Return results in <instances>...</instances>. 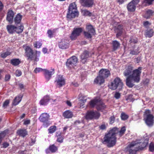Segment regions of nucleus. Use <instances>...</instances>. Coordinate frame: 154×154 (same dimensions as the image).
Masks as SVG:
<instances>
[{
  "label": "nucleus",
  "instance_id": "bb28decb",
  "mask_svg": "<svg viewBox=\"0 0 154 154\" xmlns=\"http://www.w3.org/2000/svg\"><path fill=\"white\" fill-rule=\"evenodd\" d=\"M79 103L80 104L81 107H83V106L84 104L85 103L87 100V97L85 96H81L79 98Z\"/></svg>",
  "mask_w": 154,
  "mask_h": 154
},
{
  "label": "nucleus",
  "instance_id": "f8f14e48",
  "mask_svg": "<svg viewBox=\"0 0 154 154\" xmlns=\"http://www.w3.org/2000/svg\"><path fill=\"white\" fill-rule=\"evenodd\" d=\"M83 29L82 28H75L72 32L70 38L72 40L75 39L77 37L79 36L82 32Z\"/></svg>",
  "mask_w": 154,
  "mask_h": 154
},
{
  "label": "nucleus",
  "instance_id": "de8ad7c7",
  "mask_svg": "<svg viewBox=\"0 0 154 154\" xmlns=\"http://www.w3.org/2000/svg\"><path fill=\"white\" fill-rule=\"evenodd\" d=\"M44 69L41 68H36L34 70V72L35 73H37L42 71L44 72Z\"/></svg>",
  "mask_w": 154,
  "mask_h": 154
},
{
  "label": "nucleus",
  "instance_id": "f3484780",
  "mask_svg": "<svg viewBox=\"0 0 154 154\" xmlns=\"http://www.w3.org/2000/svg\"><path fill=\"white\" fill-rule=\"evenodd\" d=\"M59 48L62 49H65L69 47V45L67 41L66 40H62L59 43Z\"/></svg>",
  "mask_w": 154,
  "mask_h": 154
},
{
  "label": "nucleus",
  "instance_id": "37998d69",
  "mask_svg": "<svg viewBox=\"0 0 154 154\" xmlns=\"http://www.w3.org/2000/svg\"><path fill=\"white\" fill-rule=\"evenodd\" d=\"M42 43L40 41H38L35 42L34 44V47L36 48H39L42 46Z\"/></svg>",
  "mask_w": 154,
  "mask_h": 154
},
{
  "label": "nucleus",
  "instance_id": "6ab92c4d",
  "mask_svg": "<svg viewBox=\"0 0 154 154\" xmlns=\"http://www.w3.org/2000/svg\"><path fill=\"white\" fill-rule=\"evenodd\" d=\"M14 15V12L12 10L8 11L7 13L6 19L10 23H12L13 22Z\"/></svg>",
  "mask_w": 154,
  "mask_h": 154
},
{
  "label": "nucleus",
  "instance_id": "393cba45",
  "mask_svg": "<svg viewBox=\"0 0 154 154\" xmlns=\"http://www.w3.org/2000/svg\"><path fill=\"white\" fill-rule=\"evenodd\" d=\"M49 97L48 96H44L40 101V103L41 105H45L48 104L49 101Z\"/></svg>",
  "mask_w": 154,
  "mask_h": 154
},
{
  "label": "nucleus",
  "instance_id": "dca6fc26",
  "mask_svg": "<svg viewBox=\"0 0 154 154\" xmlns=\"http://www.w3.org/2000/svg\"><path fill=\"white\" fill-rule=\"evenodd\" d=\"M110 74L109 71L107 69H103L99 71V74L104 79L108 77Z\"/></svg>",
  "mask_w": 154,
  "mask_h": 154
},
{
  "label": "nucleus",
  "instance_id": "774afa93",
  "mask_svg": "<svg viewBox=\"0 0 154 154\" xmlns=\"http://www.w3.org/2000/svg\"><path fill=\"white\" fill-rule=\"evenodd\" d=\"M42 51L44 54H46L48 50L46 48H43L42 49Z\"/></svg>",
  "mask_w": 154,
  "mask_h": 154
},
{
  "label": "nucleus",
  "instance_id": "a211bd4d",
  "mask_svg": "<svg viewBox=\"0 0 154 154\" xmlns=\"http://www.w3.org/2000/svg\"><path fill=\"white\" fill-rule=\"evenodd\" d=\"M115 30L117 32L116 36L118 37L122 34L123 31V26L121 25H118L117 26H115Z\"/></svg>",
  "mask_w": 154,
  "mask_h": 154
},
{
  "label": "nucleus",
  "instance_id": "3c124183",
  "mask_svg": "<svg viewBox=\"0 0 154 154\" xmlns=\"http://www.w3.org/2000/svg\"><path fill=\"white\" fill-rule=\"evenodd\" d=\"M121 96L120 94L118 92H116L115 94L114 97L117 99L120 98Z\"/></svg>",
  "mask_w": 154,
  "mask_h": 154
},
{
  "label": "nucleus",
  "instance_id": "0e129e2a",
  "mask_svg": "<svg viewBox=\"0 0 154 154\" xmlns=\"http://www.w3.org/2000/svg\"><path fill=\"white\" fill-rule=\"evenodd\" d=\"M100 129L101 130H104L106 128V127L104 124H102L100 127Z\"/></svg>",
  "mask_w": 154,
  "mask_h": 154
},
{
  "label": "nucleus",
  "instance_id": "4c0bfd02",
  "mask_svg": "<svg viewBox=\"0 0 154 154\" xmlns=\"http://www.w3.org/2000/svg\"><path fill=\"white\" fill-rule=\"evenodd\" d=\"M56 127L55 126H52L50 127L48 129L49 133L50 134H52L56 131Z\"/></svg>",
  "mask_w": 154,
  "mask_h": 154
},
{
  "label": "nucleus",
  "instance_id": "7ed1b4c3",
  "mask_svg": "<svg viewBox=\"0 0 154 154\" xmlns=\"http://www.w3.org/2000/svg\"><path fill=\"white\" fill-rule=\"evenodd\" d=\"M117 132V128H114L109 131L108 133L105 135L103 142L107 143V146L108 147H112L116 144V134Z\"/></svg>",
  "mask_w": 154,
  "mask_h": 154
},
{
  "label": "nucleus",
  "instance_id": "b1692460",
  "mask_svg": "<svg viewBox=\"0 0 154 154\" xmlns=\"http://www.w3.org/2000/svg\"><path fill=\"white\" fill-rule=\"evenodd\" d=\"M41 52L39 51H36L35 53H34L32 56V58H30L29 60H34L35 61H38L39 60V58L38 57H40Z\"/></svg>",
  "mask_w": 154,
  "mask_h": 154
},
{
  "label": "nucleus",
  "instance_id": "6e6d98bb",
  "mask_svg": "<svg viewBox=\"0 0 154 154\" xmlns=\"http://www.w3.org/2000/svg\"><path fill=\"white\" fill-rule=\"evenodd\" d=\"M133 95L132 94H129L128 97V99L130 100L131 101H133L134 100V99L133 97Z\"/></svg>",
  "mask_w": 154,
  "mask_h": 154
},
{
  "label": "nucleus",
  "instance_id": "72a5a7b5",
  "mask_svg": "<svg viewBox=\"0 0 154 154\" xmlns=\"http://www.w3.org/2000/svg\"><path fill=\"white\" fill-rule=\"evenodd\" d=\"M22 15L19 14H17L16 16L14 19V21L15 24L19 23L22 19Z\"/></svg>",
  "mask_w": 154,
  "mask_h": 154
},
{
  "label": "nucleus",
  "instance_id": "a878e982",
  "mask_svg": "<svg viewBox=\"0 0 154 154\" xmlns=\"http://www.w3.org/2000/svg\"><path fill=\"white\" fill-rule=\"evenodd\" d=\"M104 82V79L100 76L99 74V75L97 76L94 79V82L96 84H99L100 85L103 84Z\"/></svg>",
  "mask_w": 154,
  "mask_h": 154
},
{
  "label": "nucleus",
  "instance_id": "473e14b6",
  "mask_svg": "<svg viewBox=\"0 0 154 154\" xmlns=\"http://www.w3.org/2000/svg\"><path fill=\"white\" fill-rule=\"evenodd\" d=\"M136 6L133 4L132 2H130L127 6L128 10L130 11H134L135 9Z\"/></svg>",
  "mask_w": 154,
  "mask_h": 154
},
{
  "label": "nucleus",
  "instance_id": "052dcab7",
  "mask_svg": "<svg viewBox=\"0 0 154 154\" xmlns=\"http://www.w3.org/2000/svg\"><path fill=\"white\" fill-rule=\"evenodd\" d=\"M131 2H132L133 4L136 6L139 2V0H133Z\"/></svg>",
  "mask_w": 154,
  "mask_h": 154
},
{
  "label": "nucleus",
  "instance_id": "e2e57ef3",
  "mask_svg": "<svg viewBox=\"0 0 154 154\" xmlns=\"http://www.w3.org/2000/svg\"><path fill=\"white\" fill-rule=\"evenodd\" d=\"M4 7V5L2 2L0 1V12L3 10Z\"/></svg>",
  "mask_w": 154,
  "mask_h": 154
},
{
  "label": "nucleus",
  "instance_id": "e433bc0d",
  "mask_svg": "<svg viewBox=\"0 0 154 154\" xmlns=\"http://www.w3.org/2000/svg\"><path fill=\"white\" fill-rule=\"evenodd\" d=\"M83 15L84 16H90L91 14V13L89 11L87 10H83L81 11Z\"/></svg>",
  "mask_w": 154,
  "mask_h": 154
},
{
  "label": "nucleus",
  "instance_id": "4d7b16f0",
  "mask_svg": "<svg viewBox=\"0 0 154 154\" xmlns=\"http://www.w3.org/2000/svg\"><path fill=\"white\" fill-rule=\"evenodd\" d=\"M11 78V76L9 74H7L5 76V80L6 81H8Z\"/></svg>",
  "mask_w": 154,
  "mask_h": 154
},
{
  "label": "nucleus",
  "instance_id": "6e6552de",
  "mask_svg": "<svg viewBox=\"0 0 154 154\" xmlns=\"http://www.w3.org/2000/svg\"><path fill=\"white\" fill-rule=\"evenodd\" d=\"M100 116V113L96 111H88L86 113L85 118L87 120L97 119Z\"/></svg>",
  "mask_w": 154,
  "mask_h": 154
},
{
  "label": "nucleus",
  "instance_id": "cd10ccee",
  "mask_svg": "<svg viewBox=\"0 0 154 154\" xmlns=\"http://www.w3.org/2000/svg\"><path fill=\"white\" fill-rule=\"evenodd\" d=\"M63 116L66 118H71L73 116V114L71 111L68 110L65 111L63 112Z\"/></svg>",
  "mask_w": 154,
  "mask_h": 154
},
{
  "label": "nucleus",
  "instance_id": "0eeeda50",
  "mask_svg": "<svg viewBox=\"0 0 154 154\" xmlns=\"http://www.w3.org/2000/svg\"><path fill=\"white\" fill-rule=\"evenodd\" d=\"M144 119L146 125L148 126H152L153 123L154 116L150 114L149 110H146L144 112Z\"/></svg>",
  "mask_w": 154,
  "mask_h": 154
},
{
  "label": "nucleus",
  "instance_id": "2eb2a0df",
  "mask_svg": "<svg viewBox=\"0 0 154 154\" xmlns=\"http://www.w3.org/2000/svg\"><path fill=\"white\" fill-rule=\"evenodd\" d=\"M133 70V67L132 66H128L125 69L124 72V75L127 77L131 74Z\"/></svg>",
  "mask_w": 154,
  "mask_h": 154
},
{
  "label": "nucleus",
  "instance_id": "7c9ffc66",
  "mask_svg": "<svg viewBox=\"0 0 154 154\" xmlns=\"http://www.w3.org/2000/svg\"><path fill=\"white\" fill-rule=\"evenodd\" d=\"M21 61L19 59L15 58L11 59L10 60V63L14 66H16L19 65Z\"/></svg>",
  "mask_w": 154,
  "mask_h": 154
},
{
  "label": "nucleus",
  "instance_id": "2f4dec72",
  "mask_svg": "<svg viewBox=\"0 0 154 154\" xmlns=\"http://www.w3.org/2000/svg\"><path fill=\"white\" fill-rule=\"evenodd\" d=\"M22 96V95H19L16 97L13 102V105L15 106L18 104L21 101Z\"/></svg>",
  "mask_w": 154,
  "mask_h": 154
},
{
  "label": "nucleus",
  "instance_id": "20e7f679",
  "mask_svg": "<svg viewBox=\"0 0 154 154\" xmlns=\"http://www.w3.org/2000/svg\"><path fill=\"white\" fill-rule=\"evenodd\" d=\"M79 13L77 9L76 5L75 2L71 3L69 5L67 14V18L71 20L78 15Z\"/></svg>",
  "mask_w": 154,
  "mask_h": 154
},
{
  "label": "nucleus",
  "instance_id": "338daca9",
  "mask_svg": "<svg viewBox=\"0 0 154 154\" xmlns=\"http://www.w3.org/2000/svg\"><path fill=\"white\" fill-rule=\"evenodd\" d=\"M30 121L29 120H26L24 122V124L25 125H28L30 123Z\"/></svg>",
  "mask_w": 154,
  "mask_h": 154
},
{
  "label": "nucleus",
  "instance_id": "ddd939ff",
  "mask_svg": "<svg viewBox=\"0 0 154 154\" xmlns=\"http://www.w3.org/2000/svg\"><path fill=\"white\" fill-rule=\"evenodd\" d=\"M25 55L28 57V59L29 60L32 58V56L34 53L32 49L29 46H26L25 48Z\"/></svg>",
  "mask_w": 154,
  "mask_h": 154
},
{
  "label": "nucleus",
  "instance_id": "423d86ee",
  "mask_svg": "<svg viewBox=\"0 0 154 154\" xmlns=\"http://www.w3.org/2000/svg\"><path fill=\"white\" fill-rule=\"evenodd\" d=\"M23 26L22 25L16 26L13 25H8L6 26L7 31L10 34H13L15 32L17 33H21L23 29Z\"/></svg>",
  "mask_w": 154,
  "mask_h": 154
},
{
  "label": "nucleus",
  "instance_id": "c756f323",
  "mask_svg": "<svg viewBox=\"0 0 154 154\" xmlns=\"http://www.w3.org/2000/svg\"><path fill=\"white\" fill-rule=\"evenodd\" d=\"M17 134L20 136L24 137L27 134V132L25 129H20L17 131Z\"/></svg>",
  "mask_w": 154,
  "mask_h": 154
},
{
  "label": "nucleus",
  "instance_id": "1a4fd4ad",
  "mask_svg": "<svg viewBox=\"0 0 154 154\" xmlns=\"http://www.w3.org/2000/svg\"><path fill=\"white\" fill-rule=\"evenodd\" d=\"M86 31L84 32V35L87 38H91L92 36L94 35L95 30L93 26L91 25L86 26Z\"/></svg>",
  "mask_w": 154,
  "mask_h": 154
},
{
  "label": "nucleus",
  "instance_id": "79ce46f5",
  "mask_svg": "<svg viewBox=\"0 0 154 154\" xmlns=\"http://www.w3.org/2000/svg\"><path fill=\"white\" fill-rule=\"evenodd\" d=\"M55 30L54 29L53 30L51 31L50 29L48 30L47 32V33L48 35V36L50 38H51L53 37V33L55 32Z\"/></svg>",
  "mask_w": 154,
  "mask_h": 154
},
{
  "label": "nucleus",
  "instance_id": "9b49d317",
  "mask_svg": "<svg viewBox=\"0 0 154 154\" xmlns=\"http://www.w3.org/2000/svg\"><path fill=\"white\" fill-rule=\"evenodd\" d=\"M50 116L46 113H44L41 114L39 117L40 121L44 123L43 125L45 127H47L50 125L48 121L49 118Z\"/></svg>",
  "mask_w": 154,
  "mask_h": 154
},
{
  "label": "nucleus",
  "instance_id": "412c9836",
  "mask_svg": "<svg viewBox=\"0 0 154 154\" xmlns=\"http://www.w3.org/2000/svg\"><path fill=\"white\" fill-rule=\"evenodd\" d=\"M83 5L87 7H92L94 4V0H82Z\"/></svg>",
  "mask_w": 154,
  "mask_h": 154
},
{
  "label": "nucleus",
  "instance_id": "49530a36",
  "mask_svg": "<svg viewBox=\"0 0 154 154\" xmlns=\"http://www.w3.org/2000/svg\"><path fill=\"white\" fill-rule=\"evenodd\" d=\"M126 131V129L125 127H122L120 130V131L119 132V135L121 136L122 135H123L125 131Z\"/></svg>",
  "mask_w": 154,
  "mask_h": 154
},
{
  "label": "nucleus",
  "instance_id": "c03bdc74",
  "mask_svg": "<svg viewBox=\"0 0 154 154\" xmlns=\"http://www.w3.org/2000/svg\"><path fill=\"white\" fill-rule=\"evenodd\" d=\"M154 0H143V2L146 5H150L152 4Z\"/></svg>",
  "mask_w": 154,
  "mask_h": 154
},
{
  "label": "nucleus",
  "instance_id": "680f3d73",
  "mask_svg": "<svg viewBox=\"0 0 154 154\" xmlns=\"http://www.w3.org/2000/svg\"><path fill=\"white\" fill-rule=\"evenodd\" d=\"M137 40L136 38H131L130 40V42L131 43H136L137 42Z\"/></svg>",
  "mask_w": 154,
  "mask_h": 154
},
{
  "label": "nucleus",
  "instance_id": "39448f33",
  "mask_svg": "<svg viewBox=\"0 0 154 154\" xmlns=\"http://www.w3.org/2000/svg\"><path fill=\"white\" fill-rule=\"evenodd\" d=\"M89 104L91 107L95 106L98 110L101 111L106 108V106L101 101L100 98L98 97L91 100Z\"/></svg>",
  "mask_w": 154,
  "mask_h": 154
},
{
  "label": "nucleus",
  "instance_id": "5701e85b",
  "mask_svg": "<svg viewBox=\"0 0 154 154\" xmlns=\"http://www.w3.org/2000/svg\"><path fill=\"white\" fill-rule=\"evenodd\" d=\"M89 57V53L87 51H85L81 55V58L83 63H85Z\"/></svg>",
  "mask_w": 154,
  "mask_h": 154
},
{
  "label": "nucleus",
  "instance_id": "5fc2aeb1",
  "mask_svg": "<svg viewBox=\"0 0 154 154\" xmlns=\"http://www.w3.org/2000/svg\"><path fill=\"white\" fill-rule=\"evenodd\" d=\"M9 103V101L8 100H6L4 103L3 104V106L4 107H6L8 105Z\"/></svg>",
  "mask_w": 154,
  "mask_h": 154
},
{
  "label": "nucleus",
  "instance_id": "69168bd1",
  "mask_svg": "<svg viewBox=\"0 0 154 154\" xmlns=\"http://www.w3.org/2000/svg\"><path fill=\"white\" fill-rule=\"evenodd\" d=\"M141 57H138L136 59V62L137 63H139L140 61L141 60Z\"/></svg>",
  "mask_w": 154,
  "mask_h": 154
},
{
  "label": "nucleus",
  "instance_id": "f03ea898",
  "mask_svg": "<svg viewBox=\"0 0 154 154\" xmlns=\"http://www.w3.org/2000/svg\"><path fill=\"white\" fill-rule=\"evenodd\" d=\"M142 67H139L134 70L131 74L127 77L126 79V85L129 88H132L134 85V83H138L140 80Z\"/></svg>",
  "mask_w": 154,
  "mask_h": 154
},
{
  "label": "nucleus",
  "instance_id": "ea45409f",
  "mask_svg": "<svg viewBox=\"0 0 154 154\" xmlns=\"http://www.w3.org/2000/svg\"><path fill=\"white\" fill-rule=\"evenodd\" d=\"M121 117L122 120H125L128 118V116L125 113L122 112L121 114Z\"/></svg>",
  "mask_w": 154,
  "mask_h": 154
},
{
  "label": "nucleus",
  "instance_id": "13d9d810",
  "mask_svg": "<svg viewBox=\"0 0 154 154\" xmlns=\"http://www.w3.org/2000/svg\"><path fill=\"white\" fill-rule=\"evenodd\" d=\"M115 119V117L113 116H111L110 117L109 119V122L110 124H112L114 122Z\"/></svg>",
  "mask_w": 154,
  "mask_h": 154
},
{
  "label": "nucleus",
  "instance_id": "864d4df0",
  "mask_svg": "<svg viewBox=\"0 0 154 154\" xmlns=\"http://www.w3.org/2000/svg\"><path fill=\"white\" fill-rule=\"evenodd\" d=\"M18 86L21 91L24 90L25 86L22 83H19L18 84Z\"/></svg>",
  "mask_w": 154,
  "mask_h": 154
},
{
  "label": "nucleus",
  "instance_id": "603ef678",
  "mask_svg": "<svg viewBox=\"0 0 154 154\" xmlns=\"http://www.w3.org/2000/svg\"><path fill=\"white\" fill-rule=\"evenodd\" d=\"M15 75L17 76H20L22 75L21 71L19 70H17L15 72Z\"/></svg>",
  "mask_w": 154,
  "mask_h": 154
},
{
  "label": "nucleus",
  "instance_id": "8fccbe9b",
  "mask_svg": "<svg viewBox=\"0 0 154 154\" xmlns=\"http://www.w3.org/2000/svg\"><path fill=\"white\" fill-rule=\"evenodd\" d=\"M149 150L151 152L154 151V145L153 143H151L149 146Z\"/></svg>",
  "mask_w": 154,
  "mask_h": 154
},
{
  "label": "nucleus",
  "instance_id": "a19ab883",
  "mask_svg": "<svg viewBox=\"0 0 154 154\" xmlns=\"http://www.w3.org/2000/svg\"><path fill=\"white\" fill-rule=\"evenodd\" d=\"M11 53L8 51H7L5 52L2 53L1 54V57L3 58L6 57L10 55Z\"/></svg>",
  "mask_w": 154,
  "mask_h": 154
},
{
  "label": "nucleus",
  "instance_id": "4468645a",
  "mask_svg": "<svg viewBox=\"0 0 154 154\" xmlns=\"http://www.w3.org/2000/svg\"><path fill=\"white\" fill-rule=\"evenodd\" d=\"M56 82L57 84L59 86V87H61L65 84V79L62 75H58L57 76Z\"/></svg>",
  "mask_w": 154,
  "mask_h": 154
},
{
  "label": "nucleus",
  "instance_id": "4be33fe9",
  "mask_svg": "<svg viewBox=\"0 0 154 154\" xmlns=\"http://www.w3.org/2000/svg\"><path fill=\"white\" fill-rule=\"evenodd\" d=\"M114 82L116 84L119 90H120L122 89L123 84L119 78H116L114 80Z\"/></svg>",
  "mask_w": 154,
  "mask_h": 154
},
{
  "label": "nucleus",
  "instance_id": "c9c22d12",
  "mask_svg": "<svg viewBox=\"0 0 154 154\" xmlns=\"http://www.w3.org/2000/svg\"><path fill=\"white\" fill-rule=\"evenodd\" d=\"M153 12L151 10H148L146 12L145 15V17L146 18H149L153 14Z\"/></svg>",
  "mask_w": 154,
  "mask_h": 154
},
{
  "label": "nucleus",
  "instance_id": "09e8293b",
  "mask_svg": "<svg viewBox=\"0 0 154 154\" xmlns=\"http://www.w3.org/2000/svg\"><path fill=\"white\" fill-rule=\"evenodd\" d=\"M139 52L136 50H131L130 54L132 55H137L138 54Z\"/></svg>",
  "mask_w": 154,
  "mask_h": 154
},
{
  "label": "nucleus",
  "instance_id": "aec40b11",
  "mask_svg": "<svg viewBox=\"0 0 154 154\" xmlns=\"http://www.w3.org/2000/svg\"><path fill=\"white\" fill-rule=\"evenodd\" d=\"M44 74L45 76V78L46 80H49L51 77V75L53 74L54 72L53 71H49V70L44 69Z\"/></svg>",
  "mask_w": 154,
  "mask_h": 154
},
{
  "label": "nucleus",
  "instance_id": "c85d7f7f",
  "mask_svg": "<svg viewBox=\"0 0 154 154\" xmlns=\"http://www.w3.org/2000/svg\"><path fill=\"white\" fill-rule=\"evenodd\" d=\"M154 33L153 29H148L145 31V35L146 37L151 38L153 36Z\"/></svg>",
  "mask_w": 154,
  "mask_h": 154
},
{
  "label": "nucleus",
  "instance_id": "a18cd8bd",
  "mask_svg": "<svg viewBox=\"0 0 154 154\" xmlns=\"http://www.w3.org/2000/svg\"><path fill=\"white\" fill-rule=\"evenodd\" d=\"M118 87L117 85L115 83L114 81L111 83V85H110V88L112 90H114L116 89Z\"/></svg>",
  "mask_w": 154,
  "mask_h": 154
},
{
  "label": "nucleus",
  "instance_id": "9d476101",
  "mask_svg": "<svg viewBox=\"0 0 154 154\" xmlns=\"http://www.w3.org/2000/svg\"><path fill=\"white\" fill-rule=\"evenodd\" d=\"M78 61L77 57L75 56H73L67 60L66 65L69 69L74 68L76 66Z\"/></svg>",
  "mask_w": 154,
  "mask_h": 154
},
{
  "label": "nucleus",
  "instance_id": "f257e3e1",
  "mask_svg": "<svg viewBox=\"0 0 154 154\" xmlns=\"http://www.w3.org/2000/svg\"><path fill=\"white\" fill-rule=\"evenodd\" d=\"M149 139L147 137H143L132 142L127 148L129 154H136L137 151L142 150L147 145Z\"/></svg>",
  "mask_w": 154,
  "mask_h": 154
},
{
  "label": "nucleus",
  "instance_id": "bf43d9fd",
  "mask_svg": "<svg viewBox=\"0 0 154 154\" xmlns=\"http://www.w3.org/2000/svg\"><path fill=\"white\" fill-rule=\"evenodd\" d=\"M63 137L61 136H59V137L57 138V140L58 142L62 143L63 141Z\"/></svg>",
  "mask_w": 154,
  "mask_h": 154
},
{
  "label": "nucleus",
  "instance_id": "58836bf2",
  "mask_svg": "<svg viewBox=\"0 0 154 154\" xmlns=\"http://www.w3.org/2000/svg\"><path fill=\"white\" fill-rule=\"evenodd\" d=\"M49 148V150L52 152H55L57 149V147L54 145L50 146Z\"/></svg>",
  "mask_w": 154,
  "mask_h": 154
},
{
  "label": "nucleus",
  "instance_id": "f704fd0d",
  "mask_svg": "<svg viewBox=\"0 0 154 154\" xmlns=\"http://www.w3.org/2000/svg\"><path fill=\"white\" fill-rule=\"evenodd\" d=\"M113 50H116L120 46V44L118 41L115 40L112 42Z\"/></svg>",
  "mask_w": 154,
  "mask_h": 154
}]
</instances>
